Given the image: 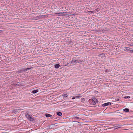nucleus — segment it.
I'll use <instances>...</instances> for the list:
<instances>
[{
    "mask_svg": "<svg viewBox=\"0 0 133 133\" xmlns=\"http://www.w3.org/2000/svg\"><path fill=\"white\" fill-rule=\"evenodd\" d=\"M26 117L28 119L31 121L33 122L35 121V120L34 118L33 117H31L30 115H29L28 113H26L25 114Z\"/></svg>",
    "mask_w": 133,
    "mask_h": 133,
    "instance_id": "nucleus-1",
    "label": "nucleus"
},
{
    "mask_svg": "<svg viewBox=\"0 0 133 133\" xmlns=\"http://www.w3.org/2000/svg\"><path fill=\"white\" fill-rule=\"evenodd\" d=\"M32 68H25V69L23 68L22 69H21V72H23L24 71H26L28 70L31 69H32Z\"/></svg>",
    "mask_w": 133,
    "mask_h": 133,
    "instance_id": "nucleus-2",
    "label": "nucleus"
},
{
    "mask_svg": "<svg viewBox=\"0 0 133 133\" xmlns=\"http://www.w3.org/2000/svg\"><path fill=\"white\" fill-rule=\"evenodd\" d=\"M111 103L110 102H108L107 103H105L102 104V106L103 107H105L108 105H111Z\"/></svg>",
    "mask_w": 133,
    "mask_h": 133,
    "instance_id": "nucleus-3",
    "label": "nucleus"
},
{
    "mask_svg": "<svg viewBox=\"0 0 133 133\" xmlns=\"http://www.w3.org/2000/svg\"><path fill=\"white\" fill-rule=\"evenodd\" d=\"M78 62V61L74 59V58H72V60L71 61V63H77Z\"/></svg>",
    "mask_w": 133,
    "mask_h": 133,
    "instance_id": "nucleus-4",
    "label": "nucleus"
},
{
    "mask_svg": "<svg viewBox=\"0 0 133 133\" xmlns=\"http://www.w3.org/2000/svg\"><path fill=\"white\" fill-rule=\"evenodd\" d=\"M130 48L129 47H125L124 49V50L125 51L127 52H130Z\"/></svg>",
    "mask_w": 133,
    "mask_h": 133,
    "instance_id": "nucleus-5",
    "label": "nucleus"
},
{
    "mask_svg": "<svg viewBox=\"0 0 133 133\" xmlns=\"http://www.w3.org/2000/svg\"><path fill=\"white\" fill-rule=\"evenodd\" d=\"M121 125H119L118 124H116L115 126L114 127V128L116 127V128H114V129H115L117 128L121 127Z\"/></svg>",
    "mask_w": 133,
    "mask_h": 133,
    "instance_id": "nucleus-6",
    "label": "nucleus"
},
{
    "mask_svg": "<svg viewBox=\"0 0 133 133\" xmlns=\"http://www.w3.org/2000/svg\"><path fill=\"white\" fill-rule=\"evenodd\" d=\"M54 66L55 68H58L60 66V65L59 64H57L55 65Z\"/></svg>",
    "mask_w": 133,
    "mask_h": 133,
    "instance_id": "nucleus-7",
    "label": "nucleus"
},
{
    "mask_svg": "<svg viewBox=\"0 0 133 133\" xmlns=\"http://www.w3.org/2000/svg\"><path fill=\"white\" fill-rule=\"evenodd\" d=\"M45 116L47 117H50L52 116L51 115L48 114H45Z\"/></svg>",
    "mask_w": 133,
    "mask_h": 133,
    "instance_id": "nucleus-8",
    "label": "nucleus"
},
{
    "mask_svg": "<svg viewBox=\"0 0 133 133\" xmlns=\"http://www.w3.org/2000/svg\"><path fill=\"white\" fill-rule=\"evenodd\" d=\"M38 90H33L32 91V92L33 94H35L36 93L38 92Z\"/></svg>",
    "mask_w": 133,
    "mask_h": 133,
    "instance_id": "nucleus-9",
    "label": "nucleus"
},
{
    "mask_svg": "<svg viewBox=\"0 0 133 133\" xmlns=\"http://www.w3.org/2000/svg\"><path fill=\"white\" fill-rule=\"evenodd\" d=\"M57 115L59 116H61L62 114L61 112L59 111L57 112Z\"/></svg>",
    "mask_w": 133,
    "mask_h": 133,
    "instance_id": "nucleus-10",
    "label": "nucleus"
},
{
    "mask_svg": "<svg viewBox=\"0 0 133 133\" xmlns=\"http://www.w3.org/2000/svg\"><path fill=\"white\" fill-rule=\"evenodd\" d=\"M124 111L126 112H129V109L127 108H125L124 109Z\"/></svg>",
    "mask_w": 133,
    "mask_h": 133,
    "instance_id": "nucleus-11",
    "label": "nucleus"
},
{
    "mask_svg": "<svg viewBox=\"0 0 133 133\" xmlns=\"http://www.w3.org/2000/svg\"><path fill=\"white\" fill-rule=\"evenodd\" d=\"M92 100H93L92 101L95 102H97V99L95 98H93L92 99Z\"/></svg>",
    "mask_w": 133,
    "mask_h": 133,
    "instance_id": "nucleus-12",
    "label": "nucleus"
},
{
    "mask_svg": "<svg viewBox=\"0 0 133 133\" xmlns=\"http://www.w3.org/2000/svg\"><path fill=\"white\" fill-rule=\"evenodd\" d=\"M99 57H103L104 56V54L103 53L101 54H100L99 55Z\"/></svg>",
    "mask_w": 133,
    "mask_h": 133,
    "instance_id": "nucleus-13",
    "label": "nucleus"
},
{
    "mask_svg": "<svg viewBox=\"0 0 133 133\" xmlns=\"http://www.w3.org/2000/svg\"><path fill=\"white\" fill-rule=\"evenodd\" d=\"M67 95L66 94H64L63 95V97H67Z\"/></svg>",
    "mask_w": 133,
    "mask_h": 133,
    "instance_id": "nucleus-14",
    "label": "nucleus"
},
{
    "mask_svg": "<svg viewBox=\"0 0 133 133\" xmlns=\"http://www.w3.org/2000/svg\"><path fill=\"white\" fill-rule=\"evenodd\" d=\"M92 101L93 100L92 99H90L89 100V102L91 104Z\"/></svg>",
    "mask_w": 133,
    "mask_h": 133,
    "instance_id": "nucleus-15",
    "label": "nucleus"
},
{
    "mask_svg": "<svg viewBox=\"0 0 133 133\" xmlns=\"http://www.w3.org/2000/svg\"><path fill=\"white\" fill-rule=\"evenodd\" d=\"M125 99L129 98H130V97L129 96H125L124 97Z\"/></svg>",
    "mask_w": 133,
    "mask_h": 133,
    "instance_id": "nucleus-16",
    "label": "nucleus"
},
{
    "mask_svg": "<svg viewBox=\"0 0 133 133\" xmlns=\"http://www.w3.org/2000/svg\"><path fill=\"white\" fill-rule=\"evenodd\" d=\"M96 102H94V101H92V103L91 104H93V105H95L96 104Z\"/></svg>",
    "mask_w": 133,
    "mask_h": 133,
    "instance_id": "nucleus-17",
    "label": "nucleus"
},
{
    "mask_svg": "<svg viewBox=\"0 0 133 133\" xmlns=\"http://www.w3.org/2000/svg\"><path fill=\"white\" fill-rule=\"evenodd\" d=\"M88 12H89L90 14H91L92 13H94V12L92 11H88Z\"/></svg>",
    "mask_w": 133,
    "mask_h": 133,
    "instance_id": "nucleus-18",
    "label": "nucleus"
},
{
    "mask_svg": "<svg viewBox=\"0 0 133 133\" xmlns=\"http://www.w3.org/2000/svg\"><path fill=\"white\" fill-rule=\"evenodd\" d=\"M18 72V73H20L21 72V69L20 70H18L17 71Z\"/></svg>",
    "mask_w": 133,
    "mask_h": 133,
    "instance_id": "nucleus-19",
    "label": "nucleus"
},
{
    "mask_svg": "<svg viewBox=\"0 0 133 133\" xmlns=\"http://www.w3.org/2000/svg\"><path fill=\"white\" fill-rule=\"evenodd\" d=\"M81 97V96H75V98H79Z\"/></svg>",
    "mask_w": 133,
    "mask_h": 133,
    "instance_id": "nucleus-20",
    "label": "nucleus"
},
{
    "mask_svg": "<svg viewBox=\"0 0 133 133\" xmlns=\"http://www.w3.org/2000/svg\"><path fill=\"white\" fill-rule=\"evenodd\" d=\"M133 50H130V51L129 52L131 53H132V52L133 53Z\"/></svg>",
    "mask_w": 133,
    "mask_h": 133,
    "instance_id": "nucleus-21",
    "label": "nucleus"
},
{
    "mask_svg": "<svg viewBox=\"0 0 133 133\" xmlns=\"http://www.w3.org/2000/svg\"><path fill=\"white\" fill-rule=\"evenodd\" d=\"M130 45L131 46H133V43H131L130 44Z\"/></svg>",
    "mask_w": 133,
    "mask_h": 133,
    "instance_id": "nucleus-22",
    "label": "nucleus"
},
{
    "mask_svg": "<svg viewBox=\"0 0 133 133\" xmlns=\"http://www.w3.org/2000/svg\"><path fill=\"white\" fill-rule=\"evenodd\" d=\"M75 117L78 119H79V117H77V116Z\"/></svg>",
    "mask_w": 133,
    "mask_h": 133,
    "instance_id": "nucleus-23",
    "label": "nucleus"
},
{
    "mask_svg": "<svg viewBox=\"0 0 133 133\" xmlns=\"http://www.w3.org/2000/svg\"><path fill=\"white\" fill-rule=\"evenodd\" d=\"M75 98V97H72V99H74Z\"/></svg>",
    "mask_w": 133,
    "mask_h": 133,
    "instance_id": "nucleus-24",
    "label": "nucleus"
},
{
    "mask_svg": "<svg viewBox=\"0 0 133 133\" xmlns=\"http://www.w3.org/2000/svg\"><path fill=\"white\" fill-rule=\"evenodd\" d=\"M70 64V63H68L67 64V65H69V64Z\"/></svg>",
    "mask_w": 133,
    "mask_h": 133,
    "instance_id": "nucleus-25",
    "label": "nucleus"
},
{
    "mask_svg": "<svg viewBox=\"0 0 133 133\" xmlns=\"http://www.w3.org/2000/svg\"><path fill=\"white\" fill-rule=\"evenodd\" d=\"M84 99V98H82V100H83V99Z\"/></svg>",
    "mask_w": 133,
    "mask_h": 133,
    "instance_id": "nucleus-26",
    "label": "nucleus"
},
{
    "mask_svg": "<svg viewBox=\"0 0 133 133\" xmlns=\"http://www.w3.org/2000/svg\"><path fill=\"white\" fill-rule=\"evenodd\" d=\"M114 128H116V127Z\"/></svg>",
    "mask_w": 133,
    "mask_h": 133,
    "instance_id": "nucleus-27",
    "label": "nucleus"
}]
</instances>
